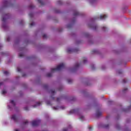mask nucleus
Instances as JSON below:
<instances>
[{"mask_svg":"<svg viewBox=\"0 0 131 131\" xmlns=\"http://www.w3.org/2000/svg\"><path fill=\"white\" fill-rule=\"evenodd\" d=\"M17 71H18V72H20V71H21V69H20V68L18 67V68H17Z\"/></svg>","mask_w":131,"mask_h":131,"instance_id":"obj_27","label":"nucleus"},{"mask_svg":"<svg viewBox=\"0 0 131 131\" xmlns=\"http://www.w3.org/2000/svg\"><path fill=\"white\" fill-rule=\"evenodd\" d=\"M39 123H40V120H39L33 121L32 122V125L33 126H36L38 125V124H39Z\"/></svg>","mask_w":131,"mask_h":131,"instance_id":"obj_2","label":"nucleus"},{"mask_svg":"<svg viewBox=\"0 0 131 131\" xmlns=\"http://www.w3.org/2000/svg\"><path fill=\"white\" fill-rule=\"evenodd\" d=\"M101 115H102V113H101L100 112H99V111H97L96 112L97 117H100V116H101Z\"/></svg>","mask_w":131,"mask_h":131,"instance_id":"obj_7","label":"nucleus"},{"mask_svg":"<svg viewBox=\"0 0 131 131\" xmlns=\"http://www.w3.org/2000/svg\"><path fill=\"white\" fill-rule=\"evenodd\" d=\"M46 37H47V35L44 34V35H43V38H46Z\"/></svg>","mask_w":131,"mask_h":131,"instance_id":"obj_32","label":"nucleus"},{"mask_svg":"<svg viewBox=\"0 0 131 131\" xmlns=\"http://www.w3.org/2000/svg\"><path fill=\"white\" fill-rule=\"evenodd\" d=\"M4 28H6V26L5 25L2 26Z\"/></svg>","mask_w":131,"mask_h":131,"instance_id":"obj_42","label":"nucleus"},{"mask_svg":"<svg viewBox=\"0 0 131 131\" xmlns=\"http://www.w3.org/2000/svg\"><path fill=\"white\" fill-rule=\"evenodd\" d=\"M7 41H10V37H8L7 38Z\"/></svg>","mask_w":131,"mask_h":131,"instance_id":"obj_40","label":"nucleus"},{"mask_svg":"<svg viewBox=\"0 0 131 131\" xmlns=\"http://www.w3.org/2000/svg\"><path fill=\"white\" fill-rule=\"evenodd\" d=\"M53 109L54 110H59V109H61L62 110H63L65 109V107L64 106L58 107H53Z\"/></svg>","mask_w":131,"mask_h":131,"instance_id":"obj_4","label":"nucleus"},{"mask_svg":"<svg viewBox=\"0 0 131 131\" xmlns=\"http://www.w3.org/2000/svg\"><path fill=\"white\" fill-rule=\"evenodd\" d=\"M126 91H127V88H125V89L123 90L124 93V92H125Z\"/></svg>","mask_w":131,"mask_h":131,"instance_id":"obj_34","label":"nucleus"},{"mask_svg":"<svg viewBox=\"0 0 131 131\" xmlns=\"http://www.w3.org/2000/svg\"><path fill=\"white\" fill-rule=\"evenodd\" d=\"M78 111L75 110H71L70 112V113L71 114H72L73 113H77Z\"/></svg>","mask_w":131,"mask_h":131,"instance_id":"obj_9","label":"nucleus"},{"mask_svg":"<svg viewBox=\"0 0 131 131\" xmlns=\"http://www.w3.org/2000/svg\"><path fill=\"white\" fill-rule=\"evenodd\" d=\"M68 83H71L72 82V80L71 79H68Z\"/></svg>","mask_w":131,"mask_h":131,"instance_id":"obj_18","label":"nucleus"},{"mask_svg":"<svg viewBox=\"0 0 131 131\" xmlns=\"http://www.w3.org/2000/svg\"><path fill=\"white\" fill-rule=\"evenodd\" d=\"M80 119H81V120H83L84 119V117H83V116L82 115H80Z\"/></svg>","mask_w":131,"mask_h":131,"instance_id":"obj_13","label":"nucleus"},{"mask_svg":"<svg viewBox=\"0 0 131 131\" xmlns=\"http://www.w3.org/2000/svg\"><path fill=\"white\" fill-rule=\"evenodd\" d=\"M106 18H107V15H100V19L101 20H104V19H106Z\"/></svg>","mask_w":131,"mask_h":131,"instance_id":"obj_5","label":"nucleus"},{"mask_svg":"<svg viewBox=\"0 0 131 131\" xmlns=\"http://www.w3.org/2000/svg\"><path fill=\"white\" fill-rule=\"evenodd\" d=\"M34 6L32 4H31L29 6V8L30 9H32L33 8Z\"/></svg>","mask_w":131,"mask_h":131,"instance_id":"obj_23","label":"nucleus"},{"mask_svg":"<svg viewBox=\"0 0 131 131\" xmlns=\"http://www.w3.org/2000/svg\"><path fill=\"white\" fill-rule=\"evenodd\" d=\"M102 29H103V30H104V31H105V29H107V28H106V27H103L102 28Z\"/></svg>","mask_w":131,"mask_h":131,"instance_id":"obj_31","label":"nucleus"},{"mask_svg":"<svg viewBox=\"0 0 131 131\" xmlns=\"http://www.w3.org/2000/svg\"><path fill=\"white\" fill-rule=\"evenodd\" d=\"M89 129H90V130H91V129H92V127H90Z\"/></svg>","mask_w":131,"mask_h":131,"instance_id":"obj_45","label":"nucleus"},{"mask_svg":"<svg viewBox=\"0 0 131 131\" xmlns=\"http://www.w3.org/2000/svg\"><path fill=\"white\" fill-rule=\"evenodd\" d=\"M90 27L93 28V29H94V30H96L97 29V26H96V25H94L93 26H90Z\"/></svg>","mask_w":131,"mask_h":131,"instance_id":"obj_11","label":"nucleus"},{"mask_svg":"<svg viewBox=\"0 0 131 131\" xmlns=\"http://www.w3.org/2000/svg\"><path fill=\"white\" fill-rule=\"evenodd\" d=\"M86 35L88 36H89V33H86Z\"/></svg>","mask_w":131,"mask_h":131,"instance_id":"obj_46","label":"nucleus"},{"mask_svg":"<svg viewBox=\"0 0 131 131\" xmlns=\"http://www.w3.org/2000/svg\"><path fill=\"white\" fill-rule=\"evenodd\" d=\"M95 2H96V0H93L92 1H91V3L93 4V3H95Z\"/></svg>","mask_w":131,"mask_h":131,"instance_id":"obj_36","label":"nucleus"},{"mask_svg":"<svg viewBox=\"0 0 131 131\" xmlns=\"http://www.w3.org/2000/svg\"><path fill=\"white\" fill-rule=\"evenodd\" d=\"M3 83H4L3 82H0V86H1V85H3Z\"/></svg>","mask_w":131,"mask_h":131,"instance_id":"obj_41","label":"nucleus"},{"mask_svg":"<svg viewBox=\"0 0 131 131\" xmlns=\"http://www.w3.org/2000/svg\"><path fill=\"white\" fill-rule=\"evenodd\" d=\"M7 94V91L6 90H3L2 91V94L3 95H6Z\"/></svg>","mask_w":131,"mask_h":131,"instance_id":"obj_15","label":"nucleus"},{"mask_svg":"<svg viewBox=\"0 0 131 131\" xmlns=\"http://www.w3.org/2000/svg\"><path fill=\"white\" fill-rule=\"evenodd\" d=\"M38 2L41 6H43V2H42L41 0H38Z\"/></svg>","mask_w":131,"mask_h":131,"instance_id":"obj_12","label":"nucleus"},{"mask_svg":"<svg viewBox=\"0 0 131 131\" xmlns=\"http://www.w3.org/2000/svg\"><path fill=\"white\" fill-rule=\"evenodd\" d=\"M78 51V49H71L70 48H68L67 49V52L69 53V54L71 53H73V52H77Z\"/></svg>","mask_w":131,"mask_h":131,"instance_id":"obj_3","label":"nucleus"},{"mask_svg":"<svg viewBox=\"0 0 131 131\" xmlns=\"http://www.w3.org/2000/svg\"><path fill=\"white\" fill-rule=\"evenodd\" d=\"M47 105H51V102H50L49 101L47 102Z\"/></svg>","mask_w":131,"mask_h":131,"instance_id":"obj_35","label":"nucleus"},{"mask_svg":"<svg viewBox=\"0 0 131 131\" xmlns=\"http://www.w3.org/2000/svg\"><path fill=\"white\" fill-rule=\"evenodd\" d=\"M108 127H109V125L108 124L104 126V127H105V128H108Z\"/></svg>","mask_w":131,"mask_h":131,"instance_id":"obj_29","label":"nucleus"},{"mask_svg":"<svg viewBox=\"0 0 131 131\" xmlns=\"http://www.w3.org/2000/svg\"><path fill=\"white\" fill-rule=\"evenodd\" d=\"M8 3H9V2H8V1H5L4 2V4H5V5H6V6H7V5L8 4Z\"/></svg>","mask_w":131,"mask_h":131,"instance_id":"obj_22","label":"nucleus"},{"mask_svg":"<svg viewBox=\"0 0 131 131\" xmlns=\"http://www.w3.org/2000/svg\"><path fill=\"white\" fill-rule=\"evenodd\" d=\"M12 119H13L14 121H17V118L15 115H12L11 117Z\"/></svg>","mask_w":131,"mask_h":131,"instance_id":"obj_8","label":"nucleus"},{"mask_svg":"<svg viewBox=\"0 0 131 131\" xmlns=\"http://www.w3.org/2000/svg\"><path fill=\"white\" fill-rule=\"evenodd\" d=\"M10 103L12 104V105H13V106H15V102H14L13 100H11Z\"/></svg>","mask_w":131,"mask_h":131,"instance_id":"obj_14","label":"nucleus"},{"mask_svg":"<svg viewBox=\"0 0 131 131\" xmlns=\"http://www.w3.org/2000/svg\"><path fill=\"white\" fill-rule=\"evenodd\" d=\"M29 16H30V17H33V13H30L29 14Z\"/></svg>","mask_w":131,"mask_h":131,"instance_id":"obj_28","label":"nucleus"},{"mask_svg":"<svg viewBox=\"0 0 131 131\" xmlns=\"http://www.w3.org/2000/svg\"><path fill=\"white\" fill-rule=\"evenodd\" d=\"M61 89H63V86H60L59 89V90L61 91Z\"/></svg>","mask_w":131,"mask_h":131,"instance_id":"obj_39","label":"nucleus"},{"mask_svg":"<svg viewBox=\"0 0 131 131\" xmlns=\"http://www.w3.org/2000/svg\"><path fill=\"white\" fill-rule=\"evenodd\" d=\"M123 82H126V81H125V80H123Z\"/></svg>","mask_w":131,"mask_h":131,"instance_id":"obj_47","label":"nucleus"},{"mask_svg":"<svg viewBox=\"0 0 131 131\" xmlns=\"http://www.w3.org/2000/svg\"><path fill=\"white\" fill-rule=\"evenodd\" d=\"M50 94H52V95H54L55 94V91L53 90H51L50 92Z\"/></svg>","mask_w":131,"mask_h":131,"instance_id":"obj_17","label":"nucleus"},{"mask_svg":"<svg viewBox=\"0 0 131 131\" xmlns=\"http://www.w3.org/2000/svg\"><path fill=\"white\" fill-rule=\"evenodd\" d=\"M57 4H58V5H62V1H58V2H57Z\"/></svg>","mask_w":131,"mask_h":131,"instance_id":"obj_20","label":"nucleus"},{"mask_svg":"<svg viewBox=\"0 0 131 131\" xmlns=\"http://www.w3.org/2000/svg\"><path fill=\"white\" fill-rule=\"evenodd\" d=\"M93 52L94 53H97V51L96 50H94V51H93Z\"/></svg>","mask_w":131,"mask_h":131,"instance_id":"obj_43","label":"nucleus"},{"mask_svg":"<svg viewBox=\"0 0 131 131\" xmlns=\"http://www.w3.org/2000/svg\"><path fill=\"white\" fill-rule=\"evenodd\" d=\"M15 131H19V130H18V129H15Z\"/></svg>","mask_w":131,"mask_h":131,"instance_id":"obj_48","label":"nucleus"},{"mask_svg":"<svg viewBox=\"0 0 131 131\" xmlns=\"http://www.w3.org/2000/svg\"><path fill=\"white\" fill-rule=\"evenodd\" d=\"M64 67H65L64 63H60L57 67L56 68L52 69L51 72H55V71H60V70H62Z\"/></svg>","mask_w":131,"mask_h":131,"instance_id":"obj_1","label":"nucleus"},{"mask_svg":"<svg viewBox=\"0 0 131 131\" xmlns=\"http://www.w3.org/2000/svg\"><path fill=\"white\" fill-rule=\"evenodd\" d=\"M30 26H33L34 25V22H32L30 24Z\"/></svg>","mask_w":131,"mask_h":131,"instance_id":"obj_25","label":"nucleus"},{"mask_svg":"<svg viewBox=\"0 0 131 131\" xmlns=\"http://www.w3.org/2000/svg\"><path fill=\"white\" fill-rule=\"evenodd\" d=\"M60 99L59 98H57V102H59V101H60Z\"/></svg>","mask_w":131,"mask_h":131,"instance_id":"obj_37","label":"nucleus"},{"mask_svg":"<svg viewBox=\"0 0 131 131\" xmlns=\"http://www.w3.org/2000/svg\"><path fill=\"white\" fill-rule=\"evenodd\" d=\"M78 66H79V63H77L75 64V68H77V67H78Z\"/></svg>","mask_w":131,"mask_h":131,"instance_id":"obj_21","label":"nucleus"},{"mask_svg":"<svg viewBox=\"0 0 131 131\" xmlns=\"http://www.w3.org/2000/svg\"><path fill=\"white\" fill-rule=\"evenodd\" d=\"M24 124H28V121L26 120L24 122Z\"/></svg>","mask_w":131,"mask_h":131,"instance_id":"obj_24","label":"nucleus"},{"mask_svg":"<svg viewBox=\"0 0 131 131\" xmlns=\"http://www.w3.org/2000/svg\"><path fill=\"white\" fill-rule=\"evenodd\" d=\"M6 18H9V15H8V14H6L4 16H3V19H2V21L3 22H6Z\"/></svg>","mask_w":131,"mask_h":131,"instance_id":"obj_6","label":"nucleus"},{"mask_svg":"<svg viewBox=\"0 0 131 131\" xmlns=\"http://www.w3.org/2000/svg\"><path fill=\"white\" fill-rule=\"evenodd\" d=\"M129 108H130V106H129Z\"/></svg>","mask_w":131,"mask_h":131,"instance_id":"obj_51","label":"nucleus"},{"mask_svg":"<svg viewBox=\"0 0 131 131\" xmlns=\"http://www.w3.org/2000/svg\"><path fill=\"white\" fill-rule=\"evenodd\" d=\"M40 102H38L36 103V104L33 106L34 108H36V107H37V106H40Z\"/></svg>","mask_w":131,"mask_h":131,"instance_id":"obj_10","label":"nucleus"},{"mask_svg":"<svg viewBox=\"0 0 131 131\" xmlns=\"http://www.w3.org/2000/svg\"><path fill=\"white\" fill-rule=\"evenodd\" d=\"M70 128H71V126H70Z\"/></svg>","mask_w":131,"mask_h":131,"instance_id":"obj_49","label":"nucleus"},{"mask_svg":"<svg viewBox=\"0 0 131 131\" xmlns=\"http://www.w3.org/2000/svg\"><path fill=\"white\" fill-rule=\"evenodd\" d=\"M63 131H67V129H66V128L63 129Z\"/></svg>","mask_w":131,"mask_h":131,"instance_id":"obj_44","label":"nucleus"},{"mask_svg":"<svg viewBox=\"0 0 131 131\" xmlns=\"http://www.w3.org/2000/svg\"><path fill=\"white\" fill-rule=\"evenodd\" d=\"M47 76L48 77H51V76H52V73H48V74H47Z\"/></svg>","mask_w":131,"mask_h":131,"instance_id":"obj_19","label":"nucleus"},{"mask_svg":"<svg viewBox=\"0 0 131 131\" xmlns=\"http://www.w3.org/2000/svg\"><path fill=\"white\" fill-rule=\"evenodd\" d=\"M77 15H78V12H76V13H74L75 16H76Z\"/></svg>","mask_w":131,"mask_h":131,"instance_id":"obj_33","label":"nucleus"},{"mask_svg":"<svg viewBox=\"0 0 131 131\" xmlns=\"http://www.w3.org/2000/svg\"><path fill=\"white\" fill-rule=\"evenodd\" d=\"M19 57H23V53H20L19 54Z\"/></svg>","mask_w":131,"mask_h":131,"instance_id":"obj_30","label":"nucleus"},{"mask_svg":"<svg viewBox=\"0 0 131 131\" xmlns=\"http://www.w3.org/2000/svg\"><path fill=\"white\" fill-rule=\"evenodd\" d=\"M4 73V74H5V75H8V74H9V72L8 71H5Z\"/></svg>","mask_w":131,"mask_h":131,"instance_id":"obj_16","label":"nucleus"},{"mask_svg":"<svg viewBox=\"0 0 131 131\" xmlns=\"http://www.w3.org/2000/svg\"><path fill=\"white\" fill-rule=\"evenodd\" d=\"M52 99H54V98H53V97H52Z\"/></svg>","mask_w":131,"mask_h":131,"instance_id":"obj_50","label":"nucleus"},{"mask_svg":"<svg viewBox=\"0 0 131 131\" xmlns=\"http://www.w3.org/2000/svg\"><path fill=\"white\" fill-rule=\"evenodd\" d=\"M86 58H84V59H83V63H86Z\"/></svg>","mask_w":131,"mask_h":131,"instance_id":"obj_26","label":"nucleus"},{"mask_svg":"<svg viewBox=\"0 0 131 131\" xmlns=\"http://www.w3.org/2000/svg\"><path fill=\"white\" fill-rule=\"evenodd\" d=\"M25 110H28V107H26L24 108Z\"/></svg>","mask_w":131,"mask_h":131,"instance_id":"obj_38","label":"nucleus"}]
</instances>
